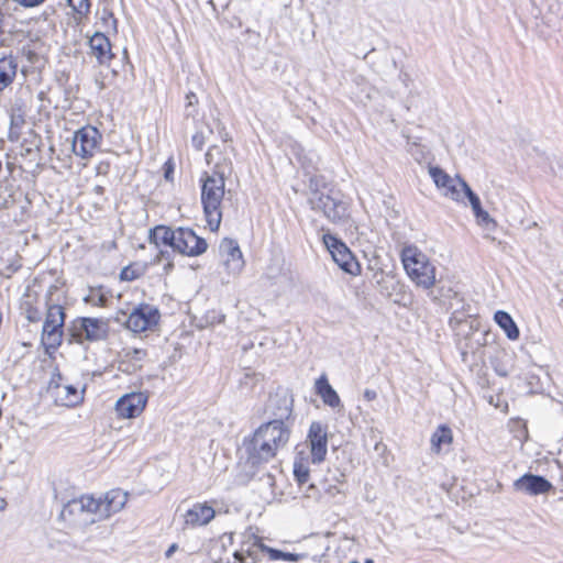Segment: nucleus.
<instances>
[{
    "label": "nucleus",
    "instance_id": "obj_1",
    "mask_svg": "<svg viewBox=\"0 0 563 563\" xmlns=\"http://www.w3.org/2000/svg\"><path fill=\"white\" fill-rule=\"evenodd\" d=\"M218 153L217 147H211L206 158L209 164L214 163L216 172L207 175L201 186V203L208 227L211 231H217L222 219V200L225 194V173H230L231 163H220L216 159Z\"/></svg>",
    "mask_w": 563,
    "mask_h": 563
},
{
    "label": "nucleus",
    "instance_id": "obj_2",
    "mask_svg": "<svg viewBox=\"0 0 563 563\" xmlns=\"http://www.w3.org/2000/svg\"><path fill=\"white\" fill-rule=\"evenodd\" d=\"M290 435L289 429L282 420L262 424L250 440L244 441L247 460L252 465L271 461L279 450L286 446Z\"/></svg>",
    "mask_w": 563,
    "mask_h": 563
},
{
    "label": "nucleus",
    "instance_id": "obj_3",
    "mask_svg": "<svg viewBox=\"0 0 563 563\" xmlns=\"http://www.w3.org/2000/svg\"><path fill=\"white\" fill-rule=\"evenodd\" d=\"M128 501V494L121 489H112L103 497L95 498L93 496L85 495L78 499L70 501L64 509L63 514H87L90 519H85L88 522H96L109 518L111 515L123 509Z\"/></svg>",
    "mask_w": 563,
    "mask_h": 563
},
{
    "label": "nucleus",
    "instance_id": "obj_4",
    "mask_svg": "<svg viewBox=\"0 0 563 563\" xmlns=\"http://www.w3.org/2000/svg\"><path fill=\"white\" fill-rule=\"evenodd\" d=\"M400 260L408 278L416 287L429 290L435 286L437 267L417 245H404Z\"/></svg>",
    "mask_w": 563,
    "mask_h": 563
},
{
    "label": "nucleus",
    "instance_id": "obj_5",
    "mask_svg": "<svg viewBox=\"0 0 563 563\" xmlns=\"http://www.w3.org/2000/svg\"><path fill=\"white\" fill-rule=\"evenodd\" d=\"M58 292L60 288L54 284L48 287L45 296L47 313L42 331V344L46 351L56 350L62 343L65 313Z\"/></svg>",
    "mask_w": 563,
    "mask_h": 563
},
{
    "label": "nucleus",
    "instance_id": "obj_6",
    "mask_svg": "<svg viewBox=\"0 0 563 563\" xmlns=\"http://www.w3.org/2000/svg\"><path fill=\"white\" fill-rule=\"evenodd\" d=\"M158 309L148 303H140L126 309L118 310L117 320L123 322L130 331L142 333L153 331L159 322Z\"/></svg>",
    "mask_w": 563,
    "mask_h": 563
},
{
    "label": "nucleus",
    "instance_id": "obj_7",
    "mask_svg": "<svg viewBox=\"0 0 563 563\" xmlns=\"http://www.w3.org/2000/svg\"><path fill=\"white\" fill-rule=\"evenodd\" d=\"M311 208L321 212L334 224H344L350 219V203L339 192H313L309 198Z\"/></svg>",
    "mask_w": 563,
    "mask_h": 563
},
{
    "label": "nucleus",
    "instance_id": "obj_8",
    "mask_svg": "<svg viewBox=\"0 0 563 563\" xmlns=\"http://www.w3.org/2000/svg\"><path fill=\"white\" fill-rule=\"evenodd\" d=\"M429 175L441 194L456 202L464 203L470 186L460 177H451L438 166L429 167Z\"/></svg>",
    "mask_w": 563,
    "mask_h": 563
},
{
    "label": "nucleus",
    "instance_id": "obj_9",
    "mask_svg": "<svg viewBox=\"0 0 563 563\" xmlns=\"http://www.w3.org/2000/svg\"><path fill=\"white\" fill-rule=\"evenodd\" d=\"M323 244L330 252L333 261L351 275L360 274L361 267L347 246L333 234L325 232L322 235Z\"/></svg>",
    "mask_w": 563,
    "mask_h": 563
},
{
    "label": "nucleus",
    "instance_id": "obj_10",
    "mask_svg": "<svg viewBox=\"0 0 563 563\" xmlns=\"http://www.w3.org/2000/svg\"><path fill=\"white\" fill-rule=\"evenodd\" d=\"M172 247L180 254L198 256L207 251V242L198 236L191 229H175Z\"/></svg>",
    "mask_w": 563,
    "mask_h": 563
},
{
    "label": "nucleus",
    "instance_id": "obj_11",
    "mask_svg": "<svg viewBox=\"0 0 563 563\" xmlns=\"http://www.w3.org/2000/svg\"><path fill=\"white\" fill-rule=\"evenodd\" d=\"M219 252L228 280L238 277L245 265L239 244L234 240L223 239L220 243Z\"/></svg>",
    "mask_w": 563,
    "mask_h": 563
},
{
    "label": "nucleus",
    "instance_id": "obj_12",
    "mask_svg": "<svg viewBox=\"0 0 563 563\" xmlns=\"http://www.w3.org/2000/svg\"><path fill=\"white\" fill-rule=\"evenodd\" d=\"M100 141L101 134L96 128L91 125L84 126L74 135L73 152L76 156L88 159L95 155Z\"/></svg>",
    "mask_w": 563,
    "mask_h": 563
},
{
    "label": "nucleus",
    "instance_id": "obj_13",
    "mask_svg": "<svg viewBox=\"0 0 563 563\" xmlns=\"http://www.w3.org/2000/svg\"><path fill=\"white\" fill-rule=\"evenodd\" d=\"M147 400V395L142 391L125 394L115 401V413L120 419L137 418L144 411Z\"/></svg>",
    "mask_w": 563,
    "mask_h": 563
},
{
    "label": "nucleus",
    "instance_id": "obj_14",
    "mask_svg": "<svg viewBox=\"0 0 563 563\" xmlns=\"http://www.w3.org/2000/svg\"><path fill=\"white\" fill-rule=\"evenodd\" d=\"M307 442L310 448L311 462L319 464L328 453V428L320 421H313L308 430Z\"/></svg>",
    "mask_w": 563,
    "mask_h": 563
},
{
    "label": "nucleus",
    "instance_id": "obj_15",
    "mask_svg": "<svg viewBox=\"0 0 563 563\" xmlns=\"http://www.w3.org/2000/svg\"><path fill=\"white\" fill-rule=\"evenodd\" d=\"M216 517V510L209 503H196L184 515V525L189 528L203 527Z\"/></svg>",
    "mask_w": 563,
    "mask_h": 563
},
{
    "label": "nucleus",
    "instance_id": "obj_16",
    "mask_svg": "<svg viewBox=\"0 0 563 563\" xmlns=\"http://www.w3.org/2000/svg\"><path fill=\"white\" fill-rule=\"evenodd\" d=\"M553 485L542 476L525 474L514 482V489L530 496L549 493Z\"/></svg>",
    "mask_w": 563,
    "mask_h": 563
},
{
    "label": "nucleus",
    "instance_id": "obj_17",
    "mask_svg": "<svg viewBox=\"0 0 563 563\" xmlns=\"http://www.w3.org/2000/svg\"><path fill=\"white\" fill-rule=\"evenodd\" d=\"M85 389L79 390L73 385L54 384L49 386V393L59 406L74 407L82 402Z\"/></svg>",
    "mask_w": 563,
    "mask_h": 563
},
{
    "label": "nucleus",
    "instance_id": "obj_18",
    "mask_svg": "<svg viewBox=\"0 0 563 563\" xmlns=\"http://www.w3.org/2000/svg\"><path fill=\"white\" fill-rule=\"evenodd\" d=\"M90 53L99 64H106L112 58L109 38L100 32H96L89 40Z\"/></svg>",
    "mask_w": 563,
    "mask_h": 563
},
{
    "label": "nucleus",
    "instance_id": "obj_19",
    "mask_svg": "<svg viewBox=\"0 0 563 563\" xmlns=\"http://www.w3.org/2000/svg\"><path fill=\"white\" fill-rule=\"evenodd\" d=\"M77 334L89 341H97L106 335V324L93 318H84L80 320L79 325L76 328Z\"/></svg>",
    "mask_w": 563,
    "mask_h": 563
},
{
    "label": "nucleus",
    "instance_id": "obj_20",
    "mask_svg": "<svg viewBox=\"0 0 563 563\" xmlns=\"http://www.w3.org/2000/svg\"><path fill=\"white\" fill-rule=\"evenodd\" d=\"M465 198H467L470 201V205H471L473 213L476 218L477 224L488 231L495 230L497 227V223L489 216V213L482 208L481 200H479L478 196L472 189H470V191H467L465 194Z\"/></svg>",
    "mask_w": 563,
    "mask_h": 563
},
{
    "label": "nucleus",
    "instance_id": "obj_21",
    "mask_svg": "<svg viewBox=\"0 0 563 563\" xmlns=\"http://www.w3.org/2000/svg\"><path fill=\"white\" fill-rule=\"evenodd\" d=\"M314 389L317 395H319L324 402V405L336 409L342 408L341 399L338 393L333 389V387L329 384L328 377L325 374H322L314 383Z\"/></svg>",
    "mask_w": 563,
    "mask_h": 563
},
{
    "label": "nucleus",
    "instance_id": "obj_22",
    "mask_svg": "<svg viewBox=\"0 0 563 563\" xmlns=\"http://www.w3.org/2000/svg\"><path fill=\"white\" fill-rule=\"evenodd\" d=\"M453 442V432L446 424L439 426L430 439L431 451L440 454L442 450Z\"/></svg>",
    "mask_w": 563,
    "mask_h": 563
},
{
    "label": "nucleus",
    "instance_id": "obj_23",
    "mask_svg": "<svg viewBox=\"0 0 563 563\" xmlns=\"http://www.w3.org/2000/svg\"><path fill=\"white\" fill-rule=\"evenodd\" d=\"M252 540H253V545H256L257 549L261 550L262 552L267 553L269 560H272V561L284 560V561H289V562H297L302 558L301 554L288 553V552H283V551L273 549V548L264 544L262 542V539L254 534L252 537Z\"/></svg>",
    "mask_w": 563,
    "mask_h": 563
},
{
    "label": "nucleus",
    "instance_id": "obj_24",
    "mask_svg": "<svg viewBox=\"0 0 563 563\" xmlns=\"http://www.w3.org/2000/svg\"><path fill=\"white\" fill-rule=\"evenodd\" d=\"M18 64L12 57L0 59V91L10 86L16 76Z\"/></svg>",
    "mask_w": 563,
    "mask_h": 563
},
{
    "label": "nucleus",
    "instance_id": "obj_25",
    "mask_svg": "<svg viewBox=\"0 0 563 563\" xmlns=\"http://www.w3.org/2000/svg\"><path fill=\"white\" fill-rule=\"evenodd\" d=\"M494 320L505 331L509 340L515 341L519 338V329L509 313L499 310L495 313Z\"/></svg>",
    "mask_w": 563,
    "mask_h": 563
},
{
    "label": "nucleus",
    "instance_id": "obj_26",
    "mask_svg": "<svg viewBox=\"0 0 563 563\" xmlns=\"http://www.w3.org/2000/svg\"><path fill=\"white\" fill-rule=\"evenodd\" d=\"M175 230L165 225H158L150 231V241L157 247L161 245L170 246L173 243Z\"/></svg>",
    "mask_w": 563,
    "mask_h": 563
},
{
    "label": "nucleus",
    "instance_id": "obj_27",
    "mask_svg": "<svg viewBox=\"0 0 563 563\" xmlns=\"http://www.w3.org/2000/svg\"><path fill=\"white\" fill-rule=\"evenodd\" d=\"M309 462L308 457L299 453L294 461V475L299 485H302L309 479Z\"/></svg>",
    "mask_w": 563,
    "mask_h": 563
},
{
    "label": "nucleus",
    "instance_id": "obj_28",
    "mask_svg": "<svg viewBox=\"0 0 563 563\" xmlns=\"http://www.w3.org/2000/svg\"><path fill=\"white\" fill-rule=\"evenodd\" d=\"M253 536L249 537V540L246 543L242 545V548L233 553V556L235 560H238L240 563H255L256 562V555L253 548H257L256 545H253Z\"/></svg>",
    "mask_w": 563,
    "mask_h": 563
},
{
    "label": "nucleus",
    "instance_id": "obj_29",
    "mask_svg": "<svg viewBox=\"0 0 563 563\" xmlns=\"http://www.w3.org/2000/svg\"><path fill=\"white\" fill-rule=\"evenodd\" d=\"M45 47L43 42L40 40L35 41L33 45H27L23 47V54L27 58V60L32 64H36L44 56Z\"/></svg>",
    "mask_w": 563,
    "mask_h": 563
},
{
    "label": "nucleus",
    "instance_id": "obj_30",
    "mask_svg": "<svg viewBox=\"0 0 563 563\" xmlns=\"http://www.w3.org/2000/svg\"><path fill=\"white\" fill-rule=\"evenodd\" d=\"M23 124H24V118L21 114H15V113L11 114L10 130H9V135H8L10 141L15 142L20 139V134H21L20 130Z\"/></svg>",
    "mask_w": 563,
    "mask_h": 563
},
{
    "label": "nucleus",
    "instance_id": "obj_31",
    "mask_svg": "<svg viewBox=\"0 0 563 563\" xmlns=\"http://www.w3.org/2000/svg\"><path fill=\"white\" fill-rule=\"evenodd\" d=\"M86 301L92 306L104 307L108 296L101 288L91 289L90 294L86 297Z\"/></svg>",
    "mask_w": 563,
    "mask_h": 563
},
{
    "label": "nucleus",
    "instance_id": "obj_32",
    "mask_svg": "<svg viewBox=\"0 0 563 563\" xmlns=\"http://www.w3.org/2000/svg\"><path fill=\"white\" fill-rule=\"evenodd\" d=\"M27 299L23 301L22 309L24 310L25 317L30 322H37L41 320V311L33 307L32 301L30 300L31 296H26Z\"/></svg>",
    "mask_w": 563,
    "mask_h": 563
},
{
    "label": "nucleus",
    "instance_id": "obj_33",
    "mask_svg": "<svg viewBox=\"0 0 563 563\" xmlns=\"http://www.w3.org/2000/svg\"><path fill=\"white\" fill-rule=\"evenodd\" d=\"M68 5L71 7L74 12L79 16L82 18L86 14H88L90 10V2L89 0H66Z\"/></svg>",
    "mask_w": 563,
    "mask_h": 563
},
{
    "label": "nucleus",
    "instance_id": "obj_34",
    "mask_svg": "<svg viewBox=\"0 0 563 563\" xmlns=\"http://www.w3.org/2000/svg\"><path fill=\"white\" fill-rule=\"evenodd\" d=\"M140 274H141L140 269L132 267V266H128L121 271L120 277L123 280H133V279L137 278L140 276Z\"/></svg>",
    "mask_w": 563,
    "mask_h": 563
},
{
    "label": "nucleus",
    "instance_id": "obj_35",
    "mask_svg": "<svg viewBox=\"0 0 563 563\" xmlns=\"http://www.w3.org/2000/svg\"><path fill=\"white\" fill-rule=\"evenodd\" d=\"M102 21L107 29L111 27V29L115 30L117 20L114 19V16L111 12L103 11Z\"/></svg>",
    "mask_w": 563,
    "mask_h": 563
},
{
    "label": "nucleus",
    "instance_id": "obj_36",
    "mask_svg": "<svg viewBox=\"0 0 563 563\" xmlns=\"http://www.w3.org/2000/svg\"><path fill=\"white\" fill-rule=\"evenodd\" d=\"M192 145L197 148V150H201L202 146L205 145V137L202 135V133H196L194 136H192Z\"/></svg>",
    "mask_w": 563,
    "mask_h": 563
},
{
    "label": "nucleus",
    "instance_id": "obj_37",
    "mask_svg": "<svg viewBox=\"0 0 563 563\" xmlns=\"http://www.w3.org/2000/svg\"><path fill=\"white\" fill-rule=\"evenodd\" d=\"M306 497L307 498H314L317 499L319 497V494L314 487V485H310L307 489V493H306Z\"/></svg>",
    "mask_w": 563,
    "mask_h": 563
},
{
    "label": "nucleus",
    "instance_id": "obj_38",
    "mask_svg": "<svg viewBox=\"0 0 563 563\" xmlns=\"http://www.w3.org/2000/svg\"><path fill=\"white\" fill-rule=\"evenodd\" d=\"M174 172V168H173V165L170 164V162H167L165 164V178L167 180H170L172 179V174Z\"/></svg>",
    "mask_w": 563,
    "mask_h": 563
},
{
    "label": "nucleus",
    "instance_id": "obj_39",
    "mask_svg": "<svg viewBox=\"0 0 563 563\" xmlns=\"http://www.w3.org/2000/svg\"><path fill=\"white\" fill-rule=\"evenodd\" d=\"M376 391L372 390V389H366L364 391V398L368 401H372L376 398Z\"/></svg>",
    "mask_w": 563,
    "mask_h": 563
},
{
    "label": "nucleus",
    "instance_id": "obj_40",
    "mask_svg": "<svg viewBox=\"0 0 563 563\" xmlns=\"http://www.w3.org/2000/svg\"><path fill=\"white\" fill-rule=\"evenodd\" d=\"M178 550V545L176 543H173L167 551L165 552V556L169 559L176 551Z\"/></svg>",
    "mask_w": 563,
    "mask_h": 563
},
{
    "label": "nucleus",
    "instance_id": "obj_41",
    "mask_svg": "<svg viewBox=\"0 0 563 563\" xmlns=\"http://www.w3.org/2000/svg\"><path fill=\"white\" fill-rule=\"evenodd\" d=\"M186 99H187V106H192L194 103L197 102V97L194 92H189L187 96H186Z\"/></svg>",
    "mask_w": 563,
    "mask_h": 563
},
{
    "label": "nucleus",
    "instance_id": "obj_42",
    "mask_svg": "<svg viewBox=\"0 0 563 563\" xmlns=\"http://www.w3.org/2000/svg\"><path fill=\"white\" fill-rule=\"evenodd\" d=\"M7 505H8L7 500L4 498L0 497V512L5 510Z\"/></svg>",
    "mask_w": 563,
    "mask_h": 563
},
{
    "label": "nucleus",
    "instance_id": "obj_43",
    "mask_svg": "<svg viewBox=\"0 0 563 563\" xmlns=\"http://www.w3.org/2000/svg\"><path fill=\"white\" fill-rule=\"evenodd\" d=\"M165 253L163 251H161L159 253V256H158V261H162V258L164 257Z\"/></svg>",
    "mask_w": 563,
    "mask_h": 563
},
{
    "label": "nucleus",
    "instance_id": "obj_44",
    "mask_svg": "<svg viewBox=\"0 0 563 563\" xmlns=\"http://www.w3.org/2000/svg\"><path fill=\"white\" fill-rule=\"evenodd\" d=\"M222 137H223V141L227 142L228 133H224Z\"/></svg>",
    "mask_w": 563,
    "mask_h": 563
}]
</instances>
